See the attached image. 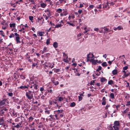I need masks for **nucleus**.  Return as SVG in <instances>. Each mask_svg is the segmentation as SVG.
I'll return each instance as SVG.
<instances>
[{"mask_svg":"<svg viewBox=\"0 0 130 130\" xmlns=\"http://www.w3.org/2000/svg\"><path fill=\"white\" fill-rule=\"evenodd\" d=\"M128 68V67L127 66H125L123 68V69L124 70H126Z\"/></svg>","mask_w":130,"mask_h":130,"instance_id":"obj_51","label":"nucleus"},{"mask_svg":"<svg viewBox=\"0 0 130 130\" xmlns=\"http://www.w3.org/2000/svg\"><path fill=\"white\" fill-rule=\"evenodd\" d=\"M6 99H4L2 100L0 102V105L2 106L4 105L5 104V101Z\"/></svg>","mask_w":130,"mask_h":130,"instance_id":"obj_7","label":"nucleus"},{"mask_svg":"<svg viewBox=\"0 0 130 130\" xmlns=\"http://www.w3.org/2000/svg\"><path fill=\"white\" fill-rule=\"evenodd\" d=\"M89 7H90V8L91 9H92L94 7V6L92 5H89Z\"/></svg>","mask_w":130,"mask_h":130,"instance_id":"obj_58","label":"nucleus"},{"mask_svg":"<svg viewBox=\"0 0 130 130\" xmlns=\"http://www.w3.org/2000/svg\"><path fill=\"white\" fill-rule=\"evenodd\" d=\"M20 78L23 79H24L25 78V75H23V74H21L20 75Z\"/></svg>","mask_w":130,"mask_h":130,"instance_id":"obj_21","label":"nucleus"},{"mask_svg":"<svg viewBox=\"0 0 130 130\" xmlns=\"http://www.w3.org/2000/svg\"><path fill=\"white\" fill-rule=\"evenodd\" d=\"M129 105H130V101L127 102V103L126 104V106H128Z\"/></svg>","mask_w":130,"mask_h":130,"instance_id":"obj_53","label":"nucleus"},{"mask_svg":"<svg viewBox=\"0 0 130 130\" xmlns=\"http://www.w3.org/2000/svg\"><path fill=\"white\" fill-rule=\"evenodd\" d=\"M117 28L118 29V30H120L122 29H123V28L120 26H118L117 27Z\"/></svg>","mask_w":130,"mask_h":130,"instance_id":"obj_36","label":"nucleus"},{"mask_svg":"<svg viewBox=\"0 0 130 130\" xmlns=\"http://www.w3.org/2000/svg\"><path fill=\"white\" fill-rule=\"evenodd\" d=\"M30 83L32 84L33 87L34 89L36 90L38 89V84L36 81L32 80H30Z\"/></svg>","mask_w":130,"mask_h":130,"instance_id":"obj_2","label":"nucleus"},{"mask_svg":"<svg viewBox=\"0 0 130 130\" xmlns=\"http://www.w3.org/2000/svg\"><path fill=\"white\" fill-rule=\"evenodd\" d=\"M14 127H16L18 128H19L20 127L19 125L17 124L16 125H14L13 126Z\"/></svg>","mask_w":130,"mask_h":130,"instance_id":"obj_49","label":"nucleus"},{"mask_svg":"<svg viewBox=\"0 0 130 130\" xmlns=\"http://www.w3.org/2000/svg\"><path fill=\"white\" fill-rule=\"evenodd\" d=\"M16 41H17V43H19L20 42V41L19 40L20 38L19 37H18V36L16 38Z\"/></svg>","mask_w":130,"mask_h":130,"instance_id":"obj_25","label":"nucleus"},{"mask_svg":"<svg viewBox=\"0 0 130 130\" xmlns=\"http://www.w3.org/2000/svg\"><path fill=\"white\" fill-rule=\"evenodd\" d=\"M12 120V119H10L9 120H7V122L8 123H11L12 122H11V121Z\"/></svg>","mask_w":130,"mask_h":130,"instance_id":"obj_63","label":"nucleus"},{"mask_svg":"<svg viewBox=\"0 0 130 130\" xmlns=\"http://www.w3.org/2000/svg\"><path fill=\"white\" fill-rule=\"evenodd\" d=\"M87 57H94V56L92 53H90L87 55Z\"/></svg>","mask_w":130,"mask_h":130,"instance_id":"obj_19","label":"nucleus"},{"mask_svg":"<svg viewBox=\"0 0 130 130\" xmlns=\"http://www.w3.org/2000/svg\"><path fill=\"white\" fill-rule=\"evenodd\" d=\"M108 84L110 85H111L113 84V81L112 80H110L108 82Z\"/></svg>","mask_w":130,"mask_h":130,"instance_id":"obj_22","label":"nucleus"},{"mask_svg":"<svg viewBox=\"0 0 130 130\" xmlns=\"http://www.w3.org/2000/svg\"><path fill=\"white\" fill-rule=\"evenodd\" d=\"M102 100L103 101L102 103V105H105L106 103V99L105 97H104L103 98Z\"/></svg>","mask_w":130,"mask_h":130,"instance_id":"obj_8","label":"nucleus"},{"mask_svg":"<svg viewBox=\"0 0 130 130\" xmlns=\"http://www.w3.org/2000/svg\"><path fill=\"white\" fill-rule=\"evenodd\" d=\"M95 80H92L90 82V85H94L93 84V83H94Z\"/></svg>","mask_w":130,"mask_h":130,"instance_id":"obj_37","label":"nucleus"},{"mask_svg":"<svg viewBox=\"0 0 130 130\" xmlns=\"http://www.w3.org/2000/svg\"><path fill=\"white\" fill-rule=\"evenodd\" d=\"M115 105L116 106V108L117 110L118 109V108H119L120 106V105H118L116 106V105Z\"/></svg>","mask_w":130,"mask_h":130,"instance_id":"obj_57","label":"nucleus"},{"mask_svg":"<svg viewBox=\"0 0 130 130\" xmlns=\"http://www.w3.org/2000/svg\"><path fill=\"white\" fill-rule=\"evenodd\" d=\"M64 98L62 97H59L58 99H57V100L59 102H61L62 101Z\"/></svg>","mask_w":130,"mask_h":130,"instance_id":"obj_17","label":"nucleus"},{"mask_svg":"<svg viewBox=\"0 0 130 130\" xmlns=\"http://www.w3.org/2000/svg\"><path fill=\"white\" fill-rule=\"evenodd\" d=\"M34 118L32 116L30 117L29 118V122H31L34 119Z\"/></svg>","mask_w":130,"mask_h":130,"instance_id":"obj_29","label":"nucleus"},{"mask_svg":"<svg viewBox=\"0 0 130 130\" xmlns=\"http://www.w3.org/2000/svg\"><path fill=\"white\" fill-rule=\"evenodd\" d=\"M66 58H64L63 59V61L66 63H68L69 61H68L67 58L68 57H66Z\"/></svg>","mask_w":130,"mask_h":130,"instance_id":"obj_34","label":"nucleus"},{"mask_svg":"<svg viewBox=\"0 0 130 130\" xmlns=\"http://www.w3.org/2000/svg\"><path fill=\"white\" fill-rule=\"evenodd\" d=\"M50 39H48L47 41L46 42V44H48L50 43Z\"/></svg>","mask_w":130,"mask_h":130,"instance_id":"obj_45","label":"nucleus"},{"mask_svg":"<svg viewBox=\"0 0 130 130\" xmlns=\"http://www.w3.org/2000/svg\"><path fill=\"white\" fill-rule=\"evenodd\" d=\"M115 59V57L114 58V59H113V60H112L111 61H108V63L110 64V65H111V63H112V62Z\"/></svg>","mask_w":130,"mask_h":130,"instance_id":"obj_39","label":"nucleus"},{"mask_svg":"<svg viewBox=\"0 0 130 130\" xmlns=\"http://www.w3.org/2000/svg\"><path fill=\"white\" fill-rule=\"evenodd\" d=\"M44 34V32H38V34L40 36H43Z\"/></svg>","mask_w":130,"mask_h":130,"instance_id":"obj_33","label":"nucleus"},{"mask_svg":"<svg viewBox=\"0 0 130 130\" xmlns=\"http://www.w3.org/2000/svg\"><path fill=\"white\" fill-rule=\"evenodd\" d=\"M45 12L47 13V15L49 16H50L51 15L50 11V9H47L45 10Z\"/></svg>","mask_w":130,"mask_h":130,"instance_id":"obj_12","label":"nucleus"},{"mask_svg":"<svg viewBox=\"0 0 130 130\" xmlns=\"http://www.w3.org/2000/svg\"><path fill=\"white\" fill-rule=\"evenodd\" d=\"M63 109L58 110L55 111V112H57L58 114L59 115L60 113H62L64 112Z\"/></svg>","mask_w":130,"mask_h":130,"instance_id":"obj_9","label":"nucleus"},{"mask_svg":"<svg viewBox=\"0 0 130 130\" xmlns=\"http://www.w3.org/2000/svg\"><path fill=\"white\" fill-rule=\"evenodd\" d=\"M110 105L107 104L105 108V109H107V110L108 111V107H110Z\"/></svg>","mask_w":130,"mask_h":130,"instance_id":"obj_38","label":"nucleus"},{"mask_svg":"<svg viewBox=\"0 0 130 130\" xmlns=\"http://www.w3.org/2000/svg\"><path fill=\"white\" fill-rule=\"evenodd\" d=\"M30 86L28 84H27L26 85H25L24 86H21L19 87H18V89H21L23 90H25V91H27V90L26 89H26H28V87H29Z\"/></svg>","mask_w":130,"mask_h":130,"instance_id":"obj_4","label":"nucleus"},{"mask_svg":"<svg viewBox=\"0 0 130 130\" xmlns=\"http://www.w3.org/2000/svg\"><path fill=\"white\" fill-rule=\"evenodd\" d=\"M49 117L51 118L52 120H55V118L54 117V115H50Z\"/></svg>","mask_w":130,"mask_h":130,"instance_id":"obj_28","label":"nucleus"},{"mask_svg":"<svg viewBox=\"0 0 130 130\" xmlns=\"http://www.w3.org/2000/svg\"><path fill=\"white\" fill-rule=\"evenodd\" d=\"M78 100L79 101H81L82 99L83 98L80 96H78Z\"/></svg>","mask_w":130,"mask_h":130,"instance_id":"obj_50","label":"nucleus"},{"mask_svg":"<svg viewBox=\"0 0 130 130\" xmlns=\"http://www.w3.org/2000/svg\"><path fill=\"white\" fill-rule=\"evenodd\" d=\"M102 65L103 67H106L107 66V64L106 62H104L102 63Z\"/></svg>","mask_w":130,"mask_h":130,"instance_id":"obj_24","label":"nucleus"},{"mask_svg":"<svg viewBox=\"0 0 130 130\" xmlns=\"http://www.w3.org/2000/svg\"><path fill=\"white\" fill-rule=\"evenodd\" d=\"M62 11V9H59L57 10V11L58 13H60V12Z\"/></svg>","mask_w":130,"mask_h":130,"instance_id":"obj_54","label":"nucleus"},{"mask_svg":"<svg viewBox=\"0 0 130 130\" xmlns=\"http://www.w3.org/2000/svg\"><path fill=\"white\" fill-rule=\"evenodd\" d=\"M102 68L100 66H98V68L96 69V71L99 72L100 70H101L102 69Z\"/></svg>","mask_w":130,"mask_h":130,"instance_id":"obj_30","label":"nucleus"},{"mask_svg":"<svg viewBox=\"0 0 130 130\" xmlns=\"http://www.w3.org/2000/svg\"><path fill=\"white\" fill-rule=\"evenodd\" d=\"M90 57H87V61L92 62V64L95 65L96 62H98V60H94L93 59H90Z\"/></svg>","mask_w":130,"mask_h":130,"instance_id":"obj_3","label":"nucleus"},{"mask_svg":"<svg viewBox=\"0 0 130 130\" xmlns=\"http://www.w3.org/2000/svg\"><path fill=\"white\" fill-rule=\"evenodd\" d=\"M107 80L105 78L103 77L101 78L100 79V81L102 82H105Z\"/></svg>","mask_w":130,"mask_h":130,"instance_id":"obj_15","label":"nucleus"},{"mask_svg":"<svg viewBox=\"0 0 130 130\" xmlns=\"http://www.w3.org/2000/svg\"><path fill=\"white\" fill-rule=\"evenodd\" d=\"M5 112V111H3V110L1 109L0 110V115L1 116H3Z\"/></svg>","mask_w":130,"mask_h":130,"instance_id":"obj_18","label":"nucleus"},{"mask_svg":"<svg viewBox=\"0 0 130 130\" xmlns=\"http://www.w3.org/2000/svg\"><path fill=\"white\" fill-rule=\"evenodd\" d=\"M2 110H3L4 111H6L8 109H6L5 107L3 108L2 109Z\"/></svg>","mask_w":130,"mask_h":130,"instance_id":"obj_61","label":"nucleus"},{"mask_svg":"<svg viewBox=\"0 0 130 130\" xmlns=\"http://www.w3.org/2000/svg\"><path fill=\"white\" fill-rule=\"evenodd\" d=\"M110 97L111 99H114V94L113 93H111L110 94Z\"/></svg>","mask_w":130,"mask_h":130,"instance_id":"obj_16","label":"nucleus"},{"mask_svg":"<svg viewBox=\"0 0 130 130\" xmlns=\"http://www.w3.org/2000/svg\"><path fill=\"white\" fill-rule=\"evenodd\" d=\"M62 25H61V24H58L57 25H56L55 26V28H58L59 27H60Z\"/></svg>","mask_w":130,"mask_h":130,"instance_id":"obj_44","label":"nucleus"},{"mask_svg":"<svg viewBox=\"0 0 130 130\" xmlns=\"http://www.w3.org/2000/svg\"><path fill=\"white\" fill-rule=\"evenodd\" d=\"M54 102V101L50 100L49 101V104L50 105H52L53 104Z\"/></svg>","mask_w":130,"mask_h":130,"instance_id":"obj_31","label":"nucleus"},{"mask_svg":"<svg viewBox=\"0 0 130 130\" xmlns=\"http://www.w3.org/2000/svg\"><path fill=\"white\" fill-rule=\"evenodd\" d=\"M15 25V24L12 23L10 24V27H14Z\"/></svg>","mask_w":130,"mask_h":130,"instance_id":"obj_41","label":"nucleus"},{"mask_svg":"<svg viewBox=\"0 0 130 130\" xmlns=\"http://www.w3.org/2000/svg\"><path fill=\"white\" fill-rule=\"evenodd\" d=\"M129 75V74L128 73L126 74V73H124L123 75L125 77H128Z\"/></svg>","mask_w":130,"mask_h":130,"instance_id":"obj_43","label":"nucleus"},{"mask_svg":"<svg viewBox=\"0 0 130 130\" xmlns=\"http://www.w3.org/2000/svg\"><path fill=\"white\" fill-rule=\"evenodd\" d=\"M67 23L69 24L70 25H71L72 26H73V24L72 23H71V22H67Z\"/></svg>","mask_w":130,"mask_h":130,"instance_id":"obj_52","label":"nucleus"},{"mask_svg":"<svg viewBox=\"0 0 130 130\" xmlns=\"http://www.w3.org/2000/svg\"><path fill=\"white\" fill-rule=\"evenodd\" d=\"M113 126H119L120 125V123L119 121H115L113 123Z\"/></svg>","mask_w":130,"mask_h":130,"instance_id":"obj_6","label":"nucleus"},{"mask_svg":"<svg viewBox=\"0 0 130 130\" xmlns=\"http://www.w3.org/2000/svg\"><path fill=\"white\" fill-rule=\"evenodd\" d=\"M64 116L63 114V113L61 114L59 116V118H60V119L61 118H62Z\"/></svg>","mask_w":130,"mask_h":130,"instance_id":"obj_47","label":"nucleus"},{"mask_svg":"<svg viewBox=\"0 0 130 130\" xmlns=\"http://www.w3.org/2000/svg\"><path fill=\"white\" fill-rule=\"evenodd\" d=\"M22 121H21L20 122H19L18 124H19V126H20L21 127L22 126H21V125H22Z\"/></svg>","mask_w":130,"mask_h":130,"instance_id":"obj_62","label":"nucleus"},{"mask_svg":"<svg viewBox=\"0 0 130 130\" xmlns=\"http://www.w3.org/2000/svg\"><path fill=\"white\" fill-rule=\"evenodd\" d=\"M4 122V119L3 117H2L0 119V125L3 124Z\"/></svg>","mask_w":130,"mask_h":130,"instance_id":"obj_11","label":"nucleus"},{"mask_svg":"<svg viewBox=\"0 0 130 130\" xmlns=\"http://www.w3.org/2000/svg\"><path fill=\"white\" fill-rule=\"evenodd\" d=\"M54 64H53V65H52V64L51 63H47L48 66V67H49L51 68V69L53 68L54 67Z\"/></svg>","mask_w":130,"mask_h":130,"instance_id":"obj_20","label":"nucleus"},{"mask_svg":"<svg viewBox=\"0 0 130 130\" xmlns=\"http://www.w3.org/2000/svg\"><path fill=\"white\" fill-rule=\"evenodd\" d=\"M113 127L114 129V130H119V126H113Z\"/></svg>","mask_w":130,"mask_h":130,"instance_id":"obj_27","label":"nucleus"},{"mask_svg":"<svg viewBox=\"0 0 130 130\" xmlns=\"http://www.w3.org/2000/svg\"><path fill=\"white\" fill-rule=\"evenodd\" d=\"M44 90V88L43 87H41L40 88V90L42 91H43Z\"/></svg>","mask_w":130,"mask_h":130,"instance_id":"obj_59","label":"nucleus"},{"mask_svg":"<svg viewBox=\"0 0 130 130\" xmlns=\"http://www.w3.org/2000/svg\"><path fill=\"white\" fill-rule=\"evenodd\" d=\"M118 70H114L112 71V73L114 75H116L117 74Z\"/></svg>","mask_w":130,"mask_h":130,"instance_id":"obj_14","label":"nucleus"},{"mask_svg":"<svg viewBox=\"0 0 130 130\" xmlns=\"http://www.w3.org/2000/svg\"><path fill=\"white\" fill-rule=\"evenodd\" d=\"M82 12V10H80V9H79V10H78V12L79 14H81Z\"/></svg>","mask_w":130,"mask_h":130,"instance_id":"obj_56","label":"nucleus"},{"mask_svg":"<svg viewBox=\"0 0 130 130\" xmlns=\"http://www.w3.org/2000/svg\"><path fill=\"white\" fill-rule=\"evenodd\" d=\"M74 75L75 76H79L81 74L80 73H79V70L76 68H74Z\"/></svg>","mask_w":130,"mask_h":130,"instance_id":"obj_5","label":"nucleus"},{"mask_svg":"<svg viewBox=\"0 0 130 130\" xmlns=\"http://www.w3.org/2000/svg\"><path fill=\"white\" fill-rule=\"evenodd\" d=\"M29 19L31 21H32L33 20V17L32 16H29Z\"/></svg>","mask_w":130,"mask_h":130,"instance_id":"obj_55","label":"nucleus"},{"mask_svg":"<svg viewBox=\"0 0 130 130\" xmlns=\"http://www.w3.org/2000/svg\"><path fill=\"white\" fill-rule=\"evenodd\" d=\"M19 101V99L18 98H16L15 99V100L14 102L17 103Z\"/></svg>","mask_w":130,"mask_h":130,"instance_id":"obj_48","label":"nucleus"},{"mask_svg":"<svg viewBox=\"0 0 130 130\" xmlns=\"http://www.w3.org/2000/svg\"><path fill=\"white\" fill-rule=\"evenodd\" d=\"M45 110L44 111L45 114H49L50 113V110H47L46 108H45Z\"/></svg>","mask_w":130,"mask_h":130,"instance_id":"obj_13","label":"nucleus"},{"mask_svg":"<svg viewBox=\"0 0 130 130\" xmlns=\"http://www.w3.org/2000/svg\"><path fill=\"white\" fill-rule=\"evenodd\" d=\"M62 105V104H61L60 105H58L57 104V106L58 109H60V108L61 107Z\"/></svg>","mask_w":130,"mask_h":130,"instance_id":"obj_46","label":"nucleus"},{"mask_svg":"<svg viewBox=\"0 0 130 130\" xmlns=\"http://www.w3.org/2000/svg\"><path fill=\"white\" fill-rule=\"evenodd\" d=\"M43 65L44 66V68L45 69H46L47 67H48L47 63H46L45 64H43Z\"/></svg>","mask_w":130,"mask_h":130,"instance_id":"obj_32","label":"nucleus"},{"mask_svg":"<svg viewBox=\"0 0 130 130\" xmlns=\"http://www.w3.org/2000/svg\"><path fill=\"white\" fill-rule=\"evenodd\" d=\"M53 45L55 48H56L58 46V43L56 42H54V43Z\"/></svg>","mask_w":130,"mask_h":130,"instance_id":"obj_23","label":"nucleus"},{"mask_svg":"<svg viewBox=\"0 0 130 130\" xmlns=\"http://www.w3.org/2000/svg\"><path fill=\"white\" fill-rule=\"evenodd\" d=\"M58 115H59L57 113L56 114L54 115V116L55 117L56 119L57 120L60 119V118H59V117H58Z\"/></svg>","mask_w":130,"mask_h":130,"instance_id":"obj_26","label":"nucleus"},{"mask_svg":"<svg viewBox=\"0 0 130 130\" xmlns=\"http://www.w3.org/2000/svg\"><path fill=\"white\" fill-rule=\"evenodd\" d=\"M41 5L42 7L43 8H44L46 6V5L45 4L43 3L41 4Z\"/></svg>","mask_w":130,"mask_h":130,"instance_id":"obj_42","label":"nucleus"},{"mask_svg":"<svg viewBox=\"0 0 130 130\" xmlns=\"http://www.w3.org/2000/svg\"><path fill=\"white\" fill-rule=\"evenodd\" d=\"M34 93V91L28 90L26 92V95L28 99L31 100L33 98V93Z\"/></svg>","mask_w":130,"mask_h":130,"instance_id":"obj_1","label":"nucleus"},{"mask_svg":"<svg viewBox=\"0 0 130 130\" xmlns=\"http://www.w3.org/2000/svg\"><path fill=\"white\" fill-rule=\"evenodd\" d=\"M53 70L55 72L57 73V74H58V73L60 71V69H56L54 68L53 69Z\"/></svg>","mask_w":130,"mask_h":130,"instance_id":"obj_10","label":"nucleus"},{"mask_svg":"<svg viewBox=\"0 0 130 130\" xmlns=\"http://www.w3.org/2000/svg\"><path fill=\"white\" fill-rule=\"evenodd\" d=\"M7 95L9 96L12 97L13 96V93L12 92H9Z\"/></svg>","mask_w":130,"mask_h":130,"instance_id":"obj_35","label":"nucleus"},{"mask_svg":"<svg viewBox=\"0 0 130 130\" xmlns=\"http://www.w3.org/2000/svg\"><path fill=\"white\" fill-rule=\"evenodd\" d=\"M52 89H48V92H50L51 93L52 92Z\"/></svg>","mask_w":130,"mask_h":130,"instance_id":"obj_60","label":"nucleus"},{"mask_svg":"<svg viewBox=\"0 0 130 130\" xmlns=\"http://www.w3.org/2000/svg\"><path fill=\"white\" fill-rule=\"evenodd\" d=\"M53 83L55 85H57L59 84V82L58 81H55V82H53Z\"/></svg>","mask_w":130,"mask_h":130,"instance_id":"obj_40","label":"nucleus"},{"mask_svg":"<svg viewBox=\"0 0 130 130\" xmlns=\"http://www.w3.org/2000/svg\"><path fill=\"white\" fill-rule=\"evenodd\" d=\"M102 8V5H99V6L97 7V8H100L101 9Z\"/></svg>","mask_w":130,"mask_h":130,"instance_id":"obj_64","label":"nucleus"}]
</instances>
